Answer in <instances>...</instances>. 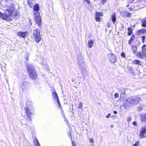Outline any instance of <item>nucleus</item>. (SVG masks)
<instances>
[{
  "instance_id": "obj_29",
  "label": "nucleus",
  "mask_w": 146,
  "mask_h": 146,
  "mask_svg": "<svg viewBox=\"0 0 146 146\" xmlns=\"http://www.w3.org/2000/svg\"><path fill=\"white\" fill-rule=\"evenodd\" d=\"M139 144V142L137 141L132 146H138Z\"/></svg>"
},
{
  "instance_id": "obj_49",
  "label": "nucleus",
  "mask_w": 146,
  "mask_h": 146,
  "mask_svg": "<svg viewBox=\"0 0 146 146\" xmlns=\"http://www.w3.org/2000/svg\"><path fill=\"white\" fill-rule=\"evenodd\" d=\"M3 1V0H0V3H2Z\"/></svg>"
},
{
  "instance_id": "obj_16",
  "label": "nucleus",
  "mask_w": 146,
  "mask_h": 146,
  "mask_svg": "<svg viewBox=\"0 0 146 146\" xmlns=\"http://www.w3.org/2000/svg\"><path fill=\"white\" fill-rule=\"evenodd\" d=\"M33 9L34 11H38L40 10L39 5L37 4H35L34 6Z\"/></svg>"
},
{
  "instance_id": "obj_9",
  "label": "nucleus",
  "mask_w": 146,
  "mask_h": 146,
  "mask_svg": "<svg viewBox=\"0 0 146 146\" xmlns=\"http://www.w3.org/2000/svg\"><path fill=\"white\" fill-rule=\"evenodd\" d=\"M108 57L112 63H114L116 61L117 58L116 56L112 53L108 54Z\"/></svg>"
},
{
  "instance_id": "obj_27",
  "label": "nucleus",
  "mask_w": 146,
  "mask_h": 146,
  "mask_svg": "<svg viewBox=\"0 0 146 146\" xmlns=\"http://www.w3.org/2000/svg\"><path fill=\"white\" fill-rule=\"evenodd\" d=\"M128 35H130L131 34L132 30L130 28H128Z\"/></svg>"
},
{
  "instance_id": "obj_20",
  "label": "nucleus",
  "mask_w": 146,
  "mask_h": 146,
  "mask_svg": "<svg viewBox=\"0 0 146 146\" xmlns=\"http://www.w3.org/2000/svg\"><path fill=\"white\" fill-rule=\"evenodd\" d=\"M34 143L35 146H40L37 139H34Z\"/></svg>"
},
{
  "instance_id": "obj_52",
  "label": "nucleus",
  "mask_w": 146,
  "mask_h": 146,
  "mask_svg": "<svg viewBox=\"0 0 146 146\" xmlns=\"http://www.w3.org/2000/svg\"><path fill=\"white\" fill-rule=\"evenodd\" d=\"M38 61L39 62H40V63H42L41 62H40V61L39 60H38Z\"/></svg>"
},
{
  "instance_id": "obj_2",
  "label": "nucleus",
  "mask_w": 146,
  "mask_h": 146,
  "mask_svg": "<svg viewBox=\"0 0 146 146\" xmlns=\"http://www.w3.org/2000/svg\"><path fill=\"white\" fill-rule=\"evenodd\" d=\"M27 68L30 78L34 80L36 79L38 77V74L35 70L33 66L31 64L28 65L27 66Z\"/></svg>"
},
{
  "instance_id": "obj_26",
  "label": "nucleus",
  "mask_w": 146,
  "mask_h": 146,
  "mask_svg": "<svg viewBox=\"0 0 146 146\" xmlns=\"http://www.w3.org/2000/svg\"><path fill=\"white\" fill-rule=\"evenodd\" d=\"M80 60L79 61V64L81 66H83L84 64L82 60V57L81 56H80Z\"/></svg>"
},
{
  "instance_id": "obj_19",
  "label": "nucleus",
  "mask_w": 146,
  "mask_h": 146,
  "mask_svg": "<svg viewBox=\"0 0 146 146\" xmlns=\"http://www.w3.org/2000/svg\"><path fill=\"white\" fill-rule=\"evenodd\" d=\"M142 25L143 27H146V18H145L141 20Z\"/></svg>"
},
{
  "instance_id": "obj_48",
  "label": "nucleus",
  "mask_w": 146,
  "mask_h": 146,
  "mask_svg": "<svg viewBox=\"0 0 146 146\" xmlns=\"http://www.w3.org/2000/svg\"><path fill=\"white\" fill-rule=\"evenodd\" d=\"M29 22L30 23V24L31 25L32 23H31V19L29 20Z\"/></svg>"
},
{
  "instance_id": "obj_31",
  "label": "nucleus",
  "mask_w": 146,
  "mask_h": 146,
  "mask_svg": "<svg viewBox=\"0 0 146 146\" xmlns=\"http://www.w3.org/2000/svg\"><path fill=\"white\" fill-rule=\"evenodd\" d=\"M146 31V29H142L141 30L139 31V32L141 33H143L145 32Z\"/></svg>"
},
{
  "instance_id": "obj_37",
  "label": "nucleus",
  "mask_w": 146,
  "mask_h": 146,
  "mask_svg": "<svg viewBox=\"0 0 146 146\" xmlns=\"http://www.w3.org/2000/svg\"><path fill=\"white\" fill-rule=\"evenodd\" d=\"M82 104L81 102H80L79 106L78 108L80 109H81L82 108Z\"/></svg>"
},
{
  "instance_id": "obj_23",
  "label": "nucleus",
  "mask_w": 146,
  "mask_h": 146,
  "mask_svg": "<svg viewBox=\"0 0 146 146\" xmlns=\"http://www.w3.org/2000/svg\"><path fill=\"white\" fill-rule=\"evenodd\" d=\"M123 15L127 17H130L131 15V13L127 12H125L123 13Z\"/></svg>"
},
{
  "instance_id": "obj_8",
  "label": "nucleus",
  "mask_w": 146,
  "mask_h": 146,
  "mask_svg": "<svg viewBox=\"0 0 146 146\" xmlns=\"http://www.w3.org/2000/svg\"><path fill=\"white\" fill-rule=\"evenodd\" d=\"M145 137H146V127H143L141 129L139 137L141 139Z\"/></svg>"
},
{
  "instance_id": "obj_11",
  "label": "nucleus",
  "mask_w": 146,
  "mask_h": 146,
  "mask_svg": "<svg viewBox=\"0 0 146 146\" xmlns=\"http://www.w3.org/2000/svg\"><path fill=\"white\" fill-rule=\"evenodd\" d=\"M17 35L19 37L25 38L27 36L28 33L27 32L19 31L17 33Z\"/></svg>"
},
{
  "instance_id": "obj_18",
  "label": "nucleus",
  "mask_w": 146,
  "mask_h": 146,
  "mask_svg": "<svg viewBox=\"0 0 146 146\" xmlns=\"http://www.w3.org/2000/svg\"><path fill=\"white\" fill-rule=\"evenodd\" d=\"M131 50L137 56V54L138 53V52H137V49L136 47H133Z\"/></svg>"
},
{
  "instance_id": "obj_7",
  "label": "nucleus",
  "mask_w": 146,
  "mask_h": 146,
  "mask_svg": "<svg viewBox=\"0 0 146 146\" xmlns=\"http://www.w3.org/2000/svg\"><path fill=\"white\" fill-rule=\"evenodd\" d=\"M31 87L30 84L27 82H24L21 84V88L22 91H26L29 89Z\"/></svg>"
},
{
  "instance_id": "obj_36",
  "label": "nucleus",
  "mask_w": 146,
  "mask_h": 146,
  "mask_svg": "<svg viewBox=\"0 0 146 146\" xmlns=\"http://www.w3.org/2000/svg\"><path fill=\"white\" fill-rule=\"evenodd\" d=\"M142 107L140 106L137 108V110L138 111H141L142 110Z\"/></svg>"
},
{
  "instance_id": "obj_35",
  "label": "nucleus",
  "mask_w": 146,
  "mask_h": 146,
  "mask_svg": "<svg viewBox=\"0 0 146 146\" xmlns=\"http://www.w3.org/2000/svg\"><path fill=\"white\" fill-rule=\"evenodd\" d=\"M135 0H128L127 2L128 3H132Z\"/></svg>"
},
{
  "instance_id": "obj_5",
  "label": "nucleus",
  "mask_w": 146,
  "mask_h": 146,
  "mask_svg": "<svg viewBox=\"0 0 146 146\" xmlns=\"http://www.w3.org/2000/svg\"><path fill=\"white\" fill-rule=\"evenodd\" d=\"M12 11L7 10L5 11V14L0 12V17L3 19L9 20V18L12 15Z\"/></svg>"
},
{
  "instance_id": "obj_30",
  "label": "nucleus",
  "mask_w": 146,
  "mask_h": 146,
  "mask_svg": "<svg viewBox=\"0 0 146 146\" xmlns=\"http://www.w3.org/2000/svg\"><path fill=\"white\" fill-rule=\"evenodd\" d=\"M128 70L130 72H132L133 71V69L132 67H129L128 68Z\"/></svg>"
},
{
  "instance_id": "obj_3",
  "label": "nucleus",
  "mask_w": 146,
  "mask_h": 146,
  "mask_svg": "<svg viewBox=\"0 0 146 146\" xmlns=\"http://www.w3.org/2000/svg\"><path fill=\"white\" fill-rule=\"evenodd\" d=\"M26 111L28 119L31 121L32 120L30 115L33 114V108L32 106V102L30 101H28L26 103Z\"/></svg>"
},
{
  "instance_id": "obj_53",
  "label": "nucleus",
  "mask_w": 146,
  "mask_h": 146,
  "mask_svg": "<svg viewBox=\"0 0 146 146\" xmlns=\"http://www.w3.org/2000/svg\"><path fill=\"white\" fill-rule=\"evenodd\" d=\"M66 121H67L68 123V121L67 120V119H66Z\"/></svg>"
},
{
  "instance_id": "obj_47",
  "label": "nucleus",
  "mask_w": 146,
  "mask_h": 146,
  "mask_svg": "<svg viewBox=\"0 0 146 146\" xmlns=\"http://www.w3.org/2000/svg\"><path fill=\"white\" fill-rule=\"evenodd\" d=\"M113 113H114V114H117V112L116 111H113Z\"/></svg>"
},
{
  "instance_id": "obj_21",
  "label": "nucleus",
  "mask_w": 146,
  "mask_h": 146,
  "mask_svg": "<svg viewBox=\"0 0 146 146\" xmlns=\"http://www.w3.org/2000/svg\"><path fill=\"white\" fill-rule=\"evenodd\" d=\"M88 47L89 48L92 47L93 45V40H90L88 41Z\"/></svg>"
},
{
  "instance_id": "obj_28",
  "label": "nucleus",
  "mask_w": 146,
  "mask_h": 146,
  "mask_svg": "<svg viewBox=\"0 0 146 146\" xmlns=\"http://www.w3.org/2000/svg\"><path fill=\"white\" fill-rule=\"evenodd\" d=\"M142 51L146 52V45H144L142 47Z\"/></svg>"
},
{
  "instance_id": "obj_33",
  "label": "nucleus",
  "mask_w": 146,
  "mask_h": 146,
  "mask_svg": "<svg viewBox=\"0 0 146 146\" xmlns=\"http://www.w3.org/2000/svg\"><path fill=\"white\" fill-rule=\"evenodd\" d=\"M131 117L130 116H129L127 118V121L129 122L130 121H131Z\"/></svg>"
},
{
  "instance_id": "obj_17",
  "label": "nucleus",
  "mask_w": 146,
  "mask_h": 146,
  "mask_svg": "<svg viewBox=\"0 0 146 146\" xmlns=\"http://www.w3.org/2000/svg\"><path fill=\"white\" fill-rule=\"evenodd\" d=\"M111 19L113 24L115 23L116 21L115 13H114L111 16Z\"/></svg>"
},
{
  "instance_id": "obj_45",
  "label": "nucleus",
  "mask_w": 146,
  "mask_h": 146,
  "mask_svg": "<svg viewBox=\"0 0 146 146\" xmlns=\"http://www.w3.org/2000/svg\"><path fill=\"white\" fill-rule=\"evenodd\" d=\"M110 113H109L108 115H107V116H106V117H107V118H109V117L110 116Z\"/></svg>"
},
{
  "instance_id": "obj_43",
  "label": "nucleus",
  "mask_w": 146,
  "mask_h": 146,
  "mask_svg": "<svg viewBox=\"0 0 146 146\" xmlns=\"http://www.w3.org/2000/svg\"><path fill=\"white\" fill-rule=\"evenodd\" d=\"M133 124L135 125H137V122L136 121H134L133 122Z\"/></svg>"
},
{
  "instance_id": "obj_10",
  "label": "nucleus",
  "mask_w": 146,
  "mask_h": 146,
  "mask_svg": "<svg viewBox=\"0 0 146 146\" xmlns=\"http://www.w3.org/2000/svg\"><path fill=\"white\" fill-rule=\"evenodd\" d=\"M103 16V13L102 12H96L95 19L96 21L100 22L101 21V19L100 16L102 17Z\"/></svg>"
},
{
  "instance_id": "obj_40",
  "label": "nucleus",
  "mask_w": 146,
  "mask_h": 146,
  "mask_svg": "<svg viewBox=\"0 0 146 146\" xmlns=\"http://www.w3.org/2000/svg\"><path fill=\"white\" fill-rule=\"evenodd\" d=\"M142 42L144 43V40L145 38V36H143L142 37Z\"/></svg>"
},
{
  "instance_id": "obj_38",
  "label": "nucleus",
  "mask_w": 146,
  "mask_h": 146,
  "mask_svg": "<svg viewBox=\"0 0 146 146\" xmlns=\"http://www.w3.org/2000/svg\"><path fill=\"white\" fill-rule=\"evenodd\" d=\"M106 0H102L101 2L102 3L103 5H104L105 3H106Z\"/></svg>"
},
{
  "instance_id": "obj_51",
  "label": "nucleus",
  "mask_w": 146,
  "mask_h": 146,
  "mask_svg": "<svg viewBox=\"0 0 146 146\" xmlns=\"http://www.w3.org/2000/svg\"><path fill=\"white\" fill-rule=\"evenodd\" d=\"M131 39H132V40H133V38L132 36L131 37Z\"/></svg>"
},
{
  "instance_id": "obj_15",
  "label": "nucleus",
  "mask_w": 146,
  "mask_h": 146,
  "mask_svg": "<svg viewBox=\"0 0 146 146\" xmlns=\"http://www.w3.org/2000/svg\"><path fill=\"white\" fill-rule=\"evenodd\" d=\"M132 63L134 64H137L140 65H141L142 64L141 61L139 60H132Z\"/></svg>"
},
{
  "instance_id": "obj_42",
  "label": "nucleus",
  "mask_w": 146,
  "mask_h": 146,
  "mask_svg": "<svg viewBox=\"0 0 146 146\" xmlns=\"http://www.w3.org/2000/svg\"><path fill=\"white\" fill-rule=\"evenodd\" d=\"M72 146H76L75 142L74 141H72Z\"/></svg>"
},
{
  "instance_id": "obj_44",
  "label": "nucleus",
  "mask_w": 146,
  "mask_h": 146,
  "mask_svg": "<svg viewBox=\"0 0 146 146\" xmlns=\"http://www.w3.org/2000/svg\"><path fill=\"white\" fill-rule=\"evenodd\" d=\"M132 39H130L129 40V44H131V43L132 42Z\"/></svg>"
},
{
  "instance_id": "obj_22",
  "label": "nucleus",
  "mask_w": 146,
  "mask_h": 146,
  "mask_svg": "<svg viewBox=\"0 0 146 146\" xmlns=\"http://www.w3.org/2000/svg\"><path fill=\"white\" fill-rule=\"evenodd\" d=\"M28 3L29 5L31 7H32L34 3L33 0H28Z\"/></svg>"
},
{
  "instance_id": "obj_25",
  "label": "nucleus",
  "mask_w": 146,
  "mask_h": 146,
  "mask_svg": "<svg viewBox=\"0 0 146 146\" xmlns=\"http://www.w3.org/2000/svg\"><path fill=\"white\" fill-rule=\"evenodd\" d=\"M138 3L139 5H141L142 4L145 5V3H146V0L144 1L143 0H141L139 1H138Z\"/></svg>"
},
{
  "instance_id": "obj_50",
  "label": "nucleus",
  "mask_w": 146,
  "mask_h": 146,
  "mask_svg": "<svg viewBox=\"0 0 146 146\" xmlns=\"http://www.w3.org/2000/svg\"><path fill=\"white\" fill-rule=\"evenodd\" d=\"M107 26L109 27H110V25L109 24L107 25Z\"/></svg>"
},
{
  "instance_id": "obj_39",
  "label": "nucleus",
  "mask_w": 146,
  "mask_h": 146,
  "mask_svg": "<svg viewBox=\"0 0 146 146\" xmlns=\"http://www.w3.org/2000/svg\"><path fill=\"white\" fill-rule=\"evenodd\" d=\"M121 55L122 57H125V53L124 52H122L121 53Z\"/></svg>"
},
{
  "instance_id": "obj_1",
  "label": "nucleus",
  "mask_w": 146,
  "mask_h": 146,
  "mask_svg": "<svg viewBox=\"0 0 146 146\" xmlns=\"http://www.w3.org/2000/svg\"><path fill=\"white\" fill-rule=\"evenodd\" d=\"M140 99L139 97H130L124 102L123 106L125 109L132 107L137 104Z\"/></svg>"
},
{
  "instance_id": "obj_4",
  "label": "nucleus",
  "mask_w": 146,
  "mask_h": 146,
  "mask_svg": "<svg viewBox=\"0 0 146 146\" xmlns=\"http://www.w3.org/2000/svg\"><path fill=\"white\" fill-rule=\"evenodd\" d=\"M40 30L36 29L34 30L33 33V36L37 43H38L41 40V35L40 33Z\"/></svg>"
},
{
  "instance_id": "obj_14",
  "label": "nucleus",
  "mask_w": 146,
  "mask_h": 146,
  "mask_svg": "<svg viewBox=\"0 0 146 146\" xmlns=\"http://www.w3.org/2000/svg\"><path fill=\"white\" fill-rule=\"evenodd\" d=\"M142 122H145L146 121V113L142 114L140 115Z\"/></svg>"
},
{
  "instance_id": "obj_41",
  "label": "nucleus",
  "mask_w": 146,
  "mask_h": 146,
  "mask_svg": "<svg viewBox=\"0 0 146 146\" xmlns=\"http://www.w3.org/2000/svg\"><path fill=\"white\" fill-rule=\"evenodd\" d=\"M84 1L86 2L88 4H89L90 3V0H84Z\"/></svg>"
},
{
  "instance_id": "obj_34",
  "label": "nucleus",
  "mask_w": 146,
  "mask_h": 146,
  "mask_svg": "<svg viewBox=\"0 0 146 146\" xmlns=\"http://www.w3.org/2000/svg\"><path fill=\"white\" fill-rule=\"evenodd\" d=\"M114 97L115 98H117L119 97V94H118L116 93L115 94Z\"/></svg>"
},
{
  "instance_id": "obj_13",
  "label": "nucleus",
  "mask_w": 146,
  "mask_h": 146,
  "mask_svg": "<svg viewBox=\"0 0 146 146\" xmlns=\"http://www.w3.org/2000/svg\"><path fill=\"white\" fill-rule=\"evenodd\" d=\"M53 96L55 99H56L57 103L58 104L59 107H60V104L59 100L58 98L56 92L55 91L53 93Z\"/></svg>"
},
{
  "instance_id": "obj_54",
  "label": "nucleus",
  "mask_w": 146,
  "mask_h": 146,
  "mask_svg": "<svg viewBox=\"0 0 146 146\" xmlns=\"http://www.w3.org/2000/svg\"><path fill=\"white\" fill-rule=\"evenodd\" d=\"M128 6H129V5H127V6H126V7H128Z\"/></svg>"
},
{
  "instance_id": "obj_46",
  "label": "nucleus",
  "mask_w": 146,
  "mask_h": 146,
  "mask_svg": "<svg viewBox=\"0 0 146 146\" xmlns=\"http://www.w3.org/2000/svg\"><path fill=\"white\" fill-rule=\"evenodd\" d=\"M132 8L130 7L129 8V9L130 11H131L132 10Z\"/></svg>"
},
{
  "instance_id": "obj_24",
  "label": "nucleus",
  "mask_w": 146,
  "mask_h": 146,
  "mask_svg": "<svg viewBox=\"0 0 146 146\" xmlns=\"http://www.w3.org/2000/svg\"><path fill=\"white\" fill-rule=\"evenodd\" d=\"M81 71L82 74L84 75L86 74L87 73V70L83 66L81 68Z\"/></svg>"
},
{
  "instance_id": "obj_32",
  "label": "nucleus",
  "mask_w": 146,
  "mask_h": 146,
  "mask_svg": "<svg viewBox=\"0 0 146 146\" xmlns=\"http://www.w3.org/2000/svg\"><path fill=\"white\" fill-rule=\"evenodd\" d=\"M90 142L91 143H92V144L94 143V140L92 138H90Z\"/></svg>"
},
{
  "instance_id": "obj_6",
  "label": "nucleus",
  "mask_w": 146,
  "mask_h": 146,
  "mask_svg": "<svg viewBox=\"0 0 146 146\" xmlns=\"http://www.w3.org/2000/svg\"><path fill=\"white\" fill-rule=\"evenodd\" d=\"M34 20L35 22L38 26H41L42 24V20L40 13L39 12L34 13Z\"/></svg>"
},
{
  "instance_id": "obj_12",
  "label": "nucleus",
  "mask_w": 146,
  "mask_h": 146,
  "mask_svg": "<svg viewBox=\"0 0 146 146\" xmlns=\"http://www.w3.org/2000/svg\"><path fill=\"white\" fill-rule=\"evenodd\" d=\"M137 56L139 58H144L146 57V52L142 51L141 52H138L137 54Z\"/></svg>"
}]
</instances>
